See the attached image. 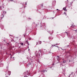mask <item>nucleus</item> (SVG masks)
<instances>
[{
  "mask_svg": "<svg viewBox=\"0 0 77 77\" xmlns=\"http://www.w3.org/2000/svg\"><path fill=\"white\" fill-rule=\"evenodd\" d=\"M24 74L25 75L24 77H27V75H29L30 74L28 73V71H27V72H25Z\"/></svg>",
  "mask_w": 77,
  "mask_h": 77,
  "instance_id": "obj_1",
  "label": "nucleus"
},
{
  "mask_svg": "<svg viewBox=\"0 0 77 77\" xmlns=\"http://www.w3.org/2000/svg\"><path fill=\"white\" fill-rule=\"evenodd\" d=\"M38 54L39 56H41V52H38Z\"/></svg>",
  "mask_w": 77,
  "mask_h": 77,
  "instance_id": "obj_2",
  "label": "nucleus"
},
{
  "mask_svg": "<svg viewBox=\"0 0 77 77\" xmlns=\"http://www.w3.org/2000/svg\"><path fill=\"white\" fill-rule=\"evenodd\" d=\"M63 10H64V11H67V10L66 9V7L63 8Z\"/></svg>",
  "mask_w": 77,
  "mask_h": 77,
  "instance_id": "obj_3",
  "label": "nucleus"
},
{
  "mask_svg": "<svg viewBox=\"0 0 77 77\" xmlns=\"http://www.w3.org/2000/svg\"><path fill=\"white\" fill-rule=\"evenodd\" d=\"M3 13L4 14H6V11H4L3 12Z\"/></svg>",
  "mask_w": 77,
  "mask_h": 77,
  "instance_id": "obj_4",
  "label": "nucleus"
},
{
  "mask_svg": "<svg viewBox=\"0 0 77 77\" xmlns=\"http://www.w3.org/2000/svg\"><path fill=\"white\" fill-rule=\"evenodd\" d=\"M66 60H63V63H66Z\"/></svg>",
  "mask_w": 77,
  "mask_h": 77,
  "instance_id": "obj_5",
  "label": "nucleus"
},
{
  "mask_svg": "<svg viewBox=\"0 0 77 77\" xmlns=\"http://www.w3.org/2000/svg\"><path fill=\"white\" fill-rule=\"evenodd\" d=\"M38 42H39V44H41V43H42L41 41H39Z\"/></svg>",
  "mask_w": 77,
  "mask_h": 77,
  "instance_id": "obj_6",
  "label": "nucleus"
},
{
  "mask_svg": "<svg viewBox=\"0 0 77 77\" xmlns=\"http://www.w3.org/2000/svg\"><path fill=\"white\" fill-rule=\"evenodd\" d=\"M45 71H44V70H43V71H41V72H43V73H44V72Z\"/></svg>",
  "mask_w": 77,
  "mask_h": 77,
  "instance_id": "obj_7",
  "label": "nucleus"
},
{
  "mask_svg": "<svg viewBox=\"0 0 77 77\" xmlns=\"http://www.w3.org/2000/svg\"><path fill=\"white\" fill-rule=\"evenodd\" d=\"M26 42H27V44H28V45H29V42H28V41H26Z\"/></svg>",
  "mask_w": 77,
  "mask_h": 77,
  "instance_id": "obj_8",
  "label": "nucleus"
},
{
  "mask_svg": "<svg viewBox=\"0 0 77 77\" xmlns=\"http://www.w3.org/2000/svg\"><path fill=\"white\" fill-rule=\"evenodd\" d=\"M20 44L21 45H23V43H20Z\"/></svg>",
  "mask_w": 77,
  "mask_h": 77,
  "instance_id": "obj_9",
  "label": "nucleus"
},
{
  "mask_svg": "<svg viewBox=\"0 0 77 77\" xmlns=\"http://www.w3.org/2000/svg\"><path fill=\"white\" fill-rule=\"evenodd\" d=\"M64 14H65V15H66V13L65 12L64 13Z\"/></svg>",
  "mask_w": 77,
  "mask_h": 77,
  "instance_id": "obj_10",
  "label": "nucleus"
},
{
  "mask_svg": "<svg viewBox=\"0 0 77 77\" xmlns=\"http://www.w3.org/2000/svg\"><path fill=\"white\" fill-rule=\"evenodd\" d=\"M71 27H74V26H71Z\"/></svg>",
  "mask_w": 77,
  "mask_h": 77,
  "instance_id": "obj_11",
  "label": "nucleus"
},
{
  "mask_svg": "<svg viewBox=\"0 0 77 77\" xmlns=\"http://www.w3.org/2000/svg\"><path fill=\"white\" fill-rule=\"evenodd\" d=\"M41 52V50H40V49H39V51H38V52Z\"/></svg>",
  "mask_w": 77,
  "mask_h": 77,
  "instance_id": "obj_12",
  "label": "nucleus"
},
{
  "mask_svg": "<svg viewBox=\"0 0 77 77\" xmlns=\"http://www.w3.org/2000/svg\"><path fill=\"white\" fill-rule=\"evenodd\" d=\"M24 36H26V34H25L24 35H23Z\"/></svg>",
  "mask_w": 77,
  "mask_h": 77,
  "instance_id": "obj_13",
  "label": "nucleus"
},
{
  "mask_svg": "<svg viewBox=\"0 0 77 77\" xmlns=\"http://www.w3.org/2000/svg\"><path fill=\"white\" fill-rule=\"evenodd\" d=\"M11 2H13V0H11Z\"/></svg>",
  "mask_w": 77,
  "mask_h": 77,
  "instance_id": "obj_14",
  "label": "nucleus"
},
{
  "mask_svg": "<svg viewBox=\"0 0 77 77\" xmlns=\"http://www.w3.org/2000/svg\"><path fill=\"white\" fill-rule=\"evenodd\" d=\"M38 43H37L36 45H38Z\"/></svg>",
  "mask_w": 77,
  "mask_h": 77,
  "instance_id": "obj_15",
  "label": "nucleus"
},
{
  "mask_svg": "<svg viewBox=\"0 0 77 77\" xmlns=\"http://www.w3.org/2000/svg\"><path fill=\"white\" fill-rule=\"evenodd\" d=\"M42 7H43V5H42Z\"/></svg>",
  "mask_w": 77,
  "mask_h": 77,
  "instance_id": "obj_16",
  "label": "nucleus"
},
{
  "mask_svg": "<svg viewBox=\"0 0 77 77\" xmlns=\"http://www.w3.org/2000/svg\"><path fill=\"white\" fill-rule=\"evenodd\" d=\"M59 10L58 9H57V10Z\"/></svg>",
  "mask_w": 77,
  "mask_h": 77,
  "instance_id": "obj_17",
  "label": "nucleus"
},
{
  "mask_svg": "<svg viewBox=\"0 0 77 77\" xmlns=\"http://www.w3.org/2000/svg\"><path fill=\"white\" fill-rule=\"evenodd\" d=\"M66 33H67V35H68V33H67V32H66Z\"/></svg>",
  "mask_w": 77,
  "mask_h": 77,
  "instance_id": "obj_18",
  "label": "nucleus"
},
{
  "mask_svg": "<svg viewBox=\"0 0 77 77\" xmlns=\"http://www.w3.org/2000/svg\"><path fill=\"white\" fill-rule=\"evenodd\" d=\"M69 62H70V60H69Z\"/></svg>",
  "mask_w": 77,
  "mask_h": 77,
  "instance_id": "obj_19",
  "label": "nucleus"
},
{
  "mask_svg": "<svg viewBox=\"0 0 77 77\" xmlns=\"http://www.w3.org/2000/svg\"><path fill=\"white\" fill-rule=\"evenodd\" d=\"M4 41H5V40Z\"/></svg>",
  "mask_w": 77,
  "mask_h": 77,
  "instance_id": "obj_20",
  "label": "nucleus"
},
{
  "mask_svg": "<svg viewBox=\"0 0 77 77\" xmlns=\"http://www.w3.org/2000/svg\"><path fill=\"white\" fill-rule=\"evenodd\" d=\"M7 44H9V43H7Z\"/></svg>",
  "mask_w": 77,
  "mask_h": 77,
  "instance_id": "obj_21",
  "label": "nucleus"
},
{
  "mask_svg": "<svg viewBox=\"0 0 77 77\" xmlns=\"http://www.w3.org/2000/svg\"><path fill=\"white\" fill-rule=\"evenodd\" d=\"M10 36H12V35H10Z\"/></svg>",
  "mask_w": 77,
  "mask_h": 77,
  "instance_id": "obj_22",
  "label": "nucleus"
},
{
  "mask_svg": "<svg viewBox=\"0 0 77 77\" xmlns=\"http://www.w3.org/2000/svg\"><path fill=\"white\" fill-rule=\"evenodd\" d=\"M67 2H68V1L67 0Z\"/></svg>",
  "mask_w": 77,
  "mask_h": 77,
  "instance_id": "obj_23",
  "label": "nucleus"
},
{
  "mask_svg": "<svg viewBox=\"0 0 77 77\" xmlns=\"http://www.w3.org/2000/svg\"><path fill=\"white\" fill-rule=\"evenodd\" d=\"M6 77H8V76H6Z\"/></svg>",
  "mask_w": 77,
  "mask_h": 77,
  "instance_id": "obj_24",
  "label": "nucleus"
},
{
  "mask_svg": "<svg viewBox=\"0 0 77 77\" xmlns=\"http://www.w3.org/2000/svg\"><path fill=\"white\" fill-rule=\"evenodd\" d=\"M11 41H12V40H11Z\"/></svg>",
  "mask_w": 77,
  "mask_h": 77,
  "instance_id": "obj_25",
  "label": "nucleus"
},
{
  "mask_svg": "<svg viewBox=\"0 0 77 77\" xmlns=\"http://www.w3.org/2000/svg\"><path fill=\"white\" fill-rule=\"evenodd\" d=\"M52 46H53V45H52Z\"/></svg>",
  "mask_w": 77,
  "mask_h": 77,
  "instance_id": "obj_26",
  "label": "nucleus"
},
{
  "mask_svg": "<svg viewBox=\"0 0 77 77\" xmlns=\"http://www.w3.org/2000/svg\"><path fill=\"white\" fill-rule=\"evenodd\" d=\"M53 46H55V45Z\"/></svg>",
  "mask_w": 77,
  "mask_h": 77,
  "instance_id": "obj_27",
  "label": "nucleus"
}]
</instances>
